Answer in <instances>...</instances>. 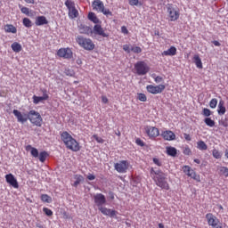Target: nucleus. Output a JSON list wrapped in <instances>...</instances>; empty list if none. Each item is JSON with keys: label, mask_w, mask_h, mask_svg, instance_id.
<instances>
[{"label": "nucleus", "mask_w": 228, "mask_h": 228, "mask_svg": "<svg viewBox=\"0 0 228 228\" xmlns=\"http://www.w3.org/2000/svg\"><path fill=\"white\" fill-rule=\"evenodd\" d=\"M221 173L225 175V177H228V168L225 167H221Z\"/></svg>", "instance_id": "48"}, {"label": "nucleus", "mask_w": 228, "mask_h": 228, "mask_svg": "<svg viewBox=\"0 0 228 228\" xmlns=\"http://www.w3.org/2000/svg\"><path fill=\"white\" fill-rule=\"evenodd\" d=\"M44 213L45 214L46 216H53V210L44 208H43Z\"/></svg>", "instance_id": "41"}, {"label": "nucleus", "mask_w": 228, "mask_h": 228, "mask_svg": "<svg viewBox=\"0 0 228 228\" xmlns=\"http://www.w3.org/2000/svg\"><path fill=\"white\" fill-rule=\"evenodd\" d=\"M61 138L66 145L67 149L74 151L75 152H77V151H79V143L77 142V141H76V139L72 138V135H70V134H69L68 132H63L61 134Z\"/></svg>", "instance_id": "2"}, {"label": "nucleus", "mask_w": 228, "mask_h": 228, "mask_svg": "<svg viewBox=\"0 0 228 228\" xmlns=\"http://www.w3.org/2000/svg\"><path fill=\"white\" fill-rule=\"evenodd\" d=\"M78 15V12H77V10H76V7H74L73 9H70L69 11V17L70 19H76V17H77Z\"/></svg>", "instance_id": "31"}, {"label": "nucleus", "mask_w": 228, "mask_h": 228, "mask_svg": "<svg viewBox=\"0 0 228 228\" xmlns=\"http://www.w3.org/2000/svg\"><path fill=\"white\" fill-rule=\"evenodd\" d=\"M75 179H76V181H75L73 186H76V187L77 185L81 184V183H83L85 181V178L82 175H77L75 176Z\"/></svg>", "instance_id": "29"}, {"label": "nucleus", "mask_w": 228, "mask_h": 228, "mask_svg": "<svg viewBox=\"0 0 228 228\" xmlns=\"http://www.w3.org/2000/svg\"><path fill=\"white\" fill-rule=\"evenodd\" d=\"M21 12L25 13V15H29V9L28 7H22Z\"/></svg>", "instance_id": "50"}, {"label": "nucleus", "mask_w": 228, "mask_h": 228, "mask_svg": "<svg viewBox=\"0 0 228 228\" xmlns=\"http://www.w3.org/2000/svg\"><path fill=\"white\" fill-rule=\"evenodd\" d=\"M93 138L98 142V143H104V140L101 137H99L97 134L93 135Z\"/></svg>", "instance_id": "46"}, {"label": "nucleus", "mask_w": 228, "mask_h": 228, "mask_svg": "<svg viewBox=\"0 0 228 228\" xmlns=\"http://www.w3.org/2000/svg\"><path fill=\"white\" fill-rule=\"evenodd\" d=\"M134 69L138 74V76H145L150 70L149 66L144 61H138L134 65Z\"/></svg>", "instance_id": "6"}, {"label": "nucleus", "mask_w": 228, "mask_h": 228, "mask_svg": "<svg viewBox=\"0 0 228 228\" xmlns=\"http://www.w3.org/2000/svg\"><path fill=\"white\" fill-rule=\"evenodd\" d=\"M13 115L16 117L18 122H20L21 124H25V122H28V114H22L18 110H13Z\"/></svg>", "instance_id": "13"}, {"label": "nucleus", "mask_w": 228, "mask_h": 228, "mask_svg": "<svg viewBox=\"0 0 228 228\" xmlns=\"http://www.w3.org/2000/svg\"><path fill=\"white\" fill-rule=\"evenodd\" d=\"M147 92H149V94H161L163 92V90H165V85H159V86H147L146 87Z\"/></svg>", "instance_id": "11"}, {"label": "nucleus", "mask_w": 228, "mask_h": 228, "mask_svg": "<svg viewBox=\"0 0 228 228\" xmlns=\"http://www.w3.org/2000/svg\"><path fill=\"white\" fill-rule=\"evenodd\" d=\"M57 54L60 56V58H65L66 60H69L72 58V50H70V48H61L57 52Z\"/></svg>", "instance_id": "12"}, {"label": "nucleus", "mask_w": 228, "mask_h": 228, "mask_svg": "<svg viewBox=\"0 0 228 228\" xmlns=\"http://www.w3.org/2000/svg\"><path fill=\"white\" fill-rule=\"evenodd\" d=\"M167 154H168V156L175 158V156H177V149L172 146L167 147Z\"/></svg>", "instance_id": "25"}, {"label": "nucleus", "mask_w": 228, "mask_h": 228, "mask_svg": "<svg viewBox=\"0 0 228 228\" xmlns=\"http://www.w3.org/2000/svg\"><path fill=\"white\" fill-rule=\"evenodd\" d=\"M65 6L68 8V10L69 12V10L76 8V4H74V2H72L71 0H66Z\"/></svg>", "instance_id": "32"}, {"label": "nucleus", "mask_w": 228, "mask_h": 228, "mask_svg": "<svg viewBox=\"0 0 228 228\" xmlns=\"http://www.w3.org/2000/svg\"><path fill=\"white\" fill-rule=\"evenodd\" d=\"M144 129L150 138H156V136H159V130L154 126H145Z\"/></svg>", "instance_id": "14"}, {"label": "nucleus", "mask_w": 228, "mask_h": 228, "mask_svg": "<svg viewBox=\"0 0 228 228\" xmlns=\"http://www.w3.org/2000/svg\"><path fill=\"white\" fill-rule=\"evenodd\" d=\"M135 143H137V145H140L141 147H143V145H145L143 143V141H142L141 139H136Z\"/></svg>", "instance_id": "54"}, {"label": "nucleus", "mask_w": 228, "mask_h": 228, "mask_svg": "<svg viewBox=\"0 0 228 228\" xmlns=\"http://www.w3.org/2000/svg\"><path fill=\"white\" fill-rule=\"evenodd\" d=\"M32 149H35L34 147H32L31 145H28L26 147V151H32Z\"/></svg>", "instance_id": "62"}, {"label": "nucleus", "mask_w": 228, "mask_h": 228, "mask_svg": "<svg viewBox=\"0 0 228 228\" xmlns=\"http://www.w3.org/2000/svg\"><path fill=\"white\" fill-rule=\"evenodd\" d=\"M79 32L84 35H92V33H94V30L88 26L81 25L79 28Z\"/></svg>", "instance_id": "20"}, {"label": "nucleus", "mask_w": 228, "mask_h": 228, "mask_svg": "<svg viewBox=\"0 0 228 228\" xmlns=\"http://www.w3.org/2000/svg\"><path fill=\"white\" fill-rule=\"evenodd\" d=\"M224 101H220L217 107V113L218 115H225V106H224Z\"/></svg>", "instance_id": "23"}, {"label": "nucleus", "mask_w": 228, "mask_h": 228, "mask_svg": "<svg viewBox=\"0 0 228 228\" xmlns=\"http://www.w3.org/2000/svg\"><path fill=\"white\" fill-rule=\"evenodd\" d=\"M6 183H8L12 188H19V182H17V179H15V176L13 175L9 174L5 175Z\"/></svg>", "instance_id": "17"}, {"label": "nucleus", "mask_w": 228, "mask_h": 228, "mask_svg": "<svg viewBox=\"0 0 228 228\" xmlns=\"http://www.w3.org/2000/svg\"><path fill=\"white\" fill-rule=\"evenodd\" d=\"M167 10L168 17L171 22H174L177 20V19H179V15H180L179 11H177V9L174 7V5L168 4L167 5Z\"/></svg>", "instance_id": "7"}, {"label": "nucleus", "mask_w": 228, "mask_h": 228, "mask_svg": "<svg viewBox=\"0 0 228 228\" xmlns=\"http://www.w3.org/2000/svg\"><path fill=\"white\" fill-rule=\"evenodd\" d=\"M153 163H155V165H157L158 167H161V162L159 159L153 158Z\"/></svg>", "instance_id": "52"}, {"label": "nucleus", "mask_w": 228, "mask_h": 228, "mask_svg": "<svg viewBox=\"0 0 228 228\" xmlns=\"http://www.w3.org/2000/svg\"><path fill=\"white\" fill-rule=\"evenodd\" d=\"M194 63L198 69H202V61L200 60V57L199 55H194Z\"/></svg>", "instance_id": "27"}, {"label": "nucleus", "mask_w": 228, "mask_h": 228, "mask_svg": "<svg viewBox=\"0 0 228 228\" xmlns=\"http://www.w3.org/2000/svg\"><path fill=\"white\" fill-rule=\"evenodd\" d=\"M139 3H140V0H129V4L131 6H138Z\"/></svg>", "instance_id": "47"}, {"label": "nucleus", "mask_w": 228, "mask_h": 228, "mask_svg": "<svg viewBox=\"0 0 228 228\" xmlns=\"http://www.w3.org/2000/svg\"><path fill=\"white\" fill-rule=\"evenodd\" d=\"M87 179H88L89 181H94V180L95 179V175H92V174H89V175H87Z\"/></svg>", "instance_id": "57"}, {"label": "nucleus", "mask_w": 228, "mask_h": 228, "mask_svg": "<svg viewBox=\"0 0 228 228\" xmlns=\"http://www.w3.org/2000/svg\"><path fill=\"white\" fill-rule=\"evenodd\" d=\"M23 25L25 26V28H31L33 26V23L31 22V20H29V18H24Z\"/></svg>", "instance_id": "36"}, {"label": "nucleus", "mask_w": 228, "mask_h": 228, "mask_svg": "<svg viewBox=\"0 0 228 228\" xmlns=\"http://www.w3.org/2000/svg\"><path fill=\"white\" fill-rule=\"evenodd\" d=\"M164 140L172 141L175 140V134L170 130H166L162 133Z\"/></svg>", "instance_id": "18"}, {"label": "nucleus", "mask_w": 228, "mask_h": 228, "mask_svg": "<svg viewBox=\"0 0 228 228\" xmlns=\"http://www.w3.org/2000/svg\"><path fill=\"white\" fill-rule=\"evenodd\" d=\"M218 104V100L216 98H213L209 102V107L212 109L216 108V105Z\"/></svg>", "instance_id": "37"}, {"label": "nucleus", "mask_w": 228, "mask_h": 228, "mask_svg": "<svg viewBox=\"0 0 228 228\" xmlns=\"http://www.w3.org/2000/svg\"><path fill=\"white\" fill-rule=\"evenodd\" d=\"M138 99L142 102H145L147 101V96L145 95V94H138Z\"/></svg>", "instance_id": "39"}, {"label": "nucleus", "mask_w": 228, "mask_h": 228, "mask_svg": "<svg viewBox=\"0 0 228 228\" xmlns=\"http://www.w3.org/2000/svg\"><path fill=\"white\" fill-rule=\"evenodd\" d=\"M87 17L89 20H91L96 25L99 24V22H101L99 18H97V15H95V12H89Z\"/></svg>", "instance_id": "24"}, {"label": "nucleus", "mask_w": 228, "mask_h": 228, "mask_svg": "<svg viewBox=\"0 0 228 228\" xmlns=\"http://www.w3.org/2000/svg\"><path fill=\"white\" fill-rule=\"evenodd\" d=\"M102 102L104 104H108V97L102 96Z\"/></svg>", "instance_id": "59"}, {"label": "nucleus", "mask_w": 228, "mask_h": 228, "mask_svg": "<svg viewBox=\"0 0 228 228\" xmlns=\"http://www.w3.org/2000/svg\"><path fill=\"white\" fill-rule=\"evenodd\" d=\"M161 81H163V77L160 76H158L155 77V82L157 83H161Z\"/></svg>", "instance_id": "56"}, {"label": "nucleus", "mask_w": 228, "mask_h": 228, "mask_svg": "<svg viewBox=\"0 0 228 228\" xmlns=\"http://www.w3.org/2000/svg\"><path fill=\"white\" fill-rule=\"evenodd\" d=\"M213 156L214 158H216V159H220V158H222V156L220 155V152H218V151L216 150L213 151Z\"/></svg>", "instance_id": "45"}, {"label": "nucleus", "mask_w": 228, "mask_h": 228, "mask_svg": "<svg viewBox=\"0 0 228 228\" xmlns=\"http://www.w3.org/2000/svg\"><path fill=\"white\" fill-rule=\"evenodd\" d=\"M114 168L119 174H126L129 168V162L126 160H121L114 165Z\"/></svg>", "instance_id": "8"}, {"label": "nucleus", "mask_w": 228, "mask_h": 228, "mask_svg": "<svg viewBox=\"0 0 228 228\" xmlns=\"http://www.w3.org/2000/svg\"><path fill=\"white\" fill-rule=\"evenodd\" d=\"M93 10L103 13V15H110V17L113 15L110 9L104 8V3H102L101 0H94L93 2Z\"/></svg>", "instance_id": "4"}, {"label": "nucleus", "mask_w": 228, "mask_h": 228, "mask_svg": "<svg viewBox=\"0 0 228 228\" xmlns=\"http://www.w3.org/2000/svg\"><path fill=\"white\" fill-rule=\"evenodd\" d=\"M64 74H66V75L69 76V77H74L75 72H74V69H66L64 70Z\"/></svg>", "instance_id": "38"}, {"label": "nucleus", "mask_w": 228, "mask_h": 228, "mask_svg": "<svg viewBox=\"0 0 228 228\" xmlns=\"http://www.w3.org/2000/svg\"><path fill=\"white\" fill-rule=\"evenodd\" d=\"M11 47L14 53H20L22 51V45L17 42L12 43Z\"/></svg>", "instance_id": "26"}, {"label": "nucleus", "mask_w": 228, "mask_h": 228, "mask_svg": "<svg viewBox=\"0 0 228 228\" xmlns=\"http://www.w3.org/2000/svg\"><path fill=\"white\" fill-rule=\"evenodd\" d=\"M30 154L33 156V158H38V150L37 148H32Z\"/></svg>", "instance_id": "42"}, {"label": "nucleus", "mask_w": 228, "mask_h": 228, "mask_svg": "<svg viewBox=\"0 0 228 228\" xmlns=\"http://www.w3.org/2000/svg\"><path fill=\"white\" fill-rule=\"evenodd\" d=\"M77 44L80 45V47H83V49H86V51H94L95 49V45L90 38H85L82 36H77Z\"/></svg>", "instance_id": "3"}, {"label": "nucleus", "mask_w": 228, "mask_h": 228, "mask_svg": "<svg viewBox=\"0 0 228 228\" xmlns=\"http://www.w3.org/2000/svg\"><path fill=\"white\" fill-rule=\"evenodd\" d=\"M159 228H165V225H163V224H159Z\"/></svg>", "instance_id": "64"}, {"label": "nucleus", "mask_w": 228, "mask_h": 228, "mask_svg": "<svg viewBox=\"0 0 228 228\" xmlns=\"http://www.w3.org/2000/svg\"><path fill=\"white\" fill-rule=\"evenodd\" d=\"M151 175L153 177L157 186L161 188L162 190H169L168 182H167V175L163 173L161 170H154V168L151 169Z\"/></svg>", "instance_id": "1"}, {"label": "nucleus", "mask_w": 228, "mask_h": 228, "mask_svg": "<svg viewBox=\"0 0 228 228\" xmlns=\"http://www.w3.org/2000/svg\"><path fill=\"white\" fill-rule=\"evenodd\" d=\"M28 120H30L31 124L40 127L42 126V116L37 110H30L28 112Z\"/></svg>", "instance_id": "5"}, {"label": "nucleus", "mask_w": 228, "mask_h": 228, "mask_svg": "<svg viewBox=\"0 0 228 228\" xmlns=\"http://www.w3.org/2000/svg\"><path fill=\"white\" fill-rule=\"evenodd\" d=\"M130 51L136 54H140V53H142V48H140V46L131 47Z\"/></svg>", "instance_id": "40"}, {"label": "nucleus", "mask_w": 228, "mask_h": 228, "mask_svg": "<svg viewBox=\"0 0 228 228\" xmlns=\"http://www.w3.org/2000/svg\"><path fill=\"white\" fill-rule=\"evenodd\" d=\"M214 45H216V47H220V42L218 41H213Z\"/></svg>", "instance_id": "61"}, {"label": "nucleus", "mask_w": 228, "mask_h": 228, "mask_svg": "<svg viewBox=\"0 0 228 228\" xmlns=\"http://www.w3.org/2000/svg\"><path fill=\"white\" fill-rule=\"evenodd\" d=\"M94 202L95 206H97L98 209L100 208H102L106 204V196H104L102 193H97L94 196Z\"/></svg>", "instance_id": "9"}, {"label": "nucleus", "mask_w": 228, "mask_h": 228, "mask_svg": "<svg viewBox=\"0 0 228 228\" xmlns=\"http://www.w3.org/2000/svg\"><path fill=\"white\" fill-rule=\"evenodd\" d=\"M98 209L102 215H105V216H110V218H115V216H117L118 212L116 210H111L104 207H102Z\"/></svg>", "instance_id": "15"}, {"label": "nucleus", "mask_w": 228, "mask_h": 228, "mask_svg": "<svg viewBox=\"0 0 228 228\" xmlns=\"http://www.w3.org/2000/svg\"><path fill=\"white\" fill-rule=\"evenodd\" d=\"M49 99V95L47 94H44L43 96H33V102L34 104H38L39 102H42L44 101H47Z\"/></svg>", "instance_id": "19"}, {"label": "nucleus", "mask_w": 228, "mask_h": 228, "mask_svg": "<svg viewBox=\"0 0 228 228\" xmlns=\"http://www.w3.org/2000/svg\"><path fill=\"white\" fill-rule=\"evenodd\" d=\"M177 54V49L175 46H171L167 51L162 53V56H175Z\"/></svg>", "instance_id": "21"}, {"label": "nucleus", "mask_w": 228, "mask_h": 228, "mask_svg": "<svg viewBox=\"0 0 228 228\" xmlns=\"http://www.w3.org/2000/svg\"><path fill=\"white\" fill-rule=\"evenodd\" d=\"M204 122L208 127H215V120L211 119V118H206Z\"/></svg>", "instance_id": "35"}, {"label": "nucleus", "mask_w": 228, "mask_h": 228, "mask_svg": "<svg viewBox=\"0 0 228 228\" xmlns=\"http://www.w3.org/2000/svg\"><path fill=\"white\" fill-rule=\"evenodd\" d=\"M6 33H17V28L13 25H6L4 28Z\"/></svg>", "instance_id": "30"}, {"label": "nucleus", "mask_w": 228, "mask_h": 228, "mask_svg": "<svg viewBox=\"0 0 228 228\" xmlns=\"http://www.w3.org/2000/svg\"><path fill=\"white\" fill-rule=\"evenodd\" d=\"M47 156H49L47 151L40 152L39 153V161H41V163H44L45 161V159H47Z\"/></svg>", "instance_id": "33"}, {"label": "nucleus", "mask_w": 228, "mask_h": 228, "mask_svg": "<svg viewBox=\"0 0 228 228\" xmlns=\"http://www.w3.org/2000/svg\"><path fill=\"white\" fill-rule=\"evenodd\" d=\"M197 147L200 151H208V144H206V142H204V141H199L197 142Z\"/></svg>", "instance_id": "28"}, {"label": "nucleus", "mask_w": 228, "mask_h": 228, "mask_svg": "<svg viewBox=\"0 0 228 228\" xmlns=\"http://www.w3.org/2000/svg\"><path fill=\"white\" fill-rule=\"evenodd\" d=\"M193 169H191L190 167L188 166H184L183 167V171L184 172V174L188 175L190 174V172H191Z\"/></svg>", "instance_id": "44"}, {"label": "nucleus", "mask_w": 228, "mask_h": 228, "mask_svg": "<svg viewBox=\"0 0 228 228\" xmlns=\"http://www.w3.org/2000/svg\"><path fill=\"white\" fill-rule=\"evenodd\" d=\"M194 163H197L198 165H200V159H194Z\"/></svg>", "instance_id": "63"}, {"label": "nucleus", "mask_w": 228, "mask_h": 228, "mask_svg": "<svg viewBox=\"0 0 228 228\" xmlns=\"http://www.w3.org/2000/svg\"><path fill=\"white\" fill-rule=\"evenodd\" d=\"M183 154H185V156H190V154H191V150H190V148H184Z\"/></svg>", "instance_id": "51"}, {"label": "nucleus", "mask_w": 228, "mask_h": 228, "mask_svg": "<svg viewBox=\"0 0 228 228\" xmlns=\"http://www.w3.org/2000/svg\"><path fill=\"white\" fill-rule=\"evenodd\" d=\"M48 24L47 19L45 16H38L36 20V26H44Z\"/></svg>", "instance_id": "22"}, {"label": "nucleus", "mask_w": 228, "mask_h": 228, "mask_svg": "<svg viewBox=\"0 0 228 228\" xmlns=\"http://www.w3.org/2000/svg\"><path fill=\"white\" fill-rule=\"evenodd\" d=\"M202 115H204V117H211V111L209 110V109H203L202 110Z\"/></svg>", "instance_id": "43"}, {"label": "nucleus", "mask_w": 228, "mask_h": 228, "mask_svg": "<svg viewBox=\"0 0 228 228\" xmlns=\"http://www.w3.org/2000/svg\"><path fill=\"white\" fill-rule=\"evenodd\" d=\"M94 35H99L100 37H103V38H108V37H110V35L104 32V28H102V27H101V25L99 24L94 25Z\"/></svg>", "instance_id": "16"}, {"label": "nucleus", "mask_w": 228, "mask_h": 228, "mask_svg": "<svg viewBox=\"0 0 228 228\" xmlns=\"http://www.w3.org/2000/svg\"><path fill=\"white\" fill-rule=\"evenodd\" d=\"M183 138H184L187 142H191V137L190 134H183Z\"/></svg>", "instance_id": "55"}, {"label": "nucleus", "mask_w": 228, "mask_h": 228, "mask_svg": "<svg viewBox=\"0 0 228 228\" xmlns=\"http://www.w3.org/2000/svg\"><path fill=\"white\" fill-rule=\"evenodd\" d=\"M124 51H126L128 53H131V48H129V45H126L123 46Z\"/></svg>", "instance_id": "58"}, {"label": "nucleus", "mask_w": 228, "mask_h": 228, "mask_svg": "<svg viewBox=\"0 0 228 228\" xmlns=\"http://www.w3.org/2000/svg\"><path fill=\"white\" fill-rule=\"evenodd\" d=\"M189 177H191V179H197V175L194 173L193 169L187 174Z\"/></svg>", "instance_id": "49"}, {"label": "nucleus", "mask_w": 228, "mask_h": 228, "mask_svg": "<svg viewBox=\"0 0 228 228\" xmlns=\"http://www.w3.org/2000/svg\"><path fill=\"white\" fill-rule=\"evenodd\" d=\"M206 218L208 220V225H211L213 228H222V226L218 225L220 221L216 216H213V214H207Z\"/></svg>", "instance_id": "10"}, {"label": "nucleus", "mask_w": 228, "mask_h": 228, "mask_svg": "<svg viewBox=\"0 0 228 228\" xmlns=\"http://www.w3.org/2000/svg\"><path fill=\"white\" fill-rule=\"evenodd\" d=\"M25 3H28V4H35V0H24Z\"/></svg>", "instance_id": "60"}, {"label": "nucleus", "mask_w": 228, "mask_h": 228, "mask_svg": "<svg viewBox=\"0 0 228 228\" xmlns=\"http://www.w3.org/2000/svg\"><path fill=\"white\" fill-rule=\"evenodd\" d=\"M41 200L43 202H47V204H51V202H53V199L47 194H43L41 196Z\"/></svg>", "instance_id": "34"}, {"label": "nucleus", "mask_w": 228, "mask_h": 228, "mask_svg": "<svg viewBox=\"0 0 228 228\" xmlns=\"http://www.w3.org/2000/svg\"><path fill=\"white\" fill-rule=\"evenodd\" d=\"M121 32L124 33V35H127L129 33V30H127V28L126 26L121 27Z\"/></svg>", "instance_id": "53"}]
</instances>
